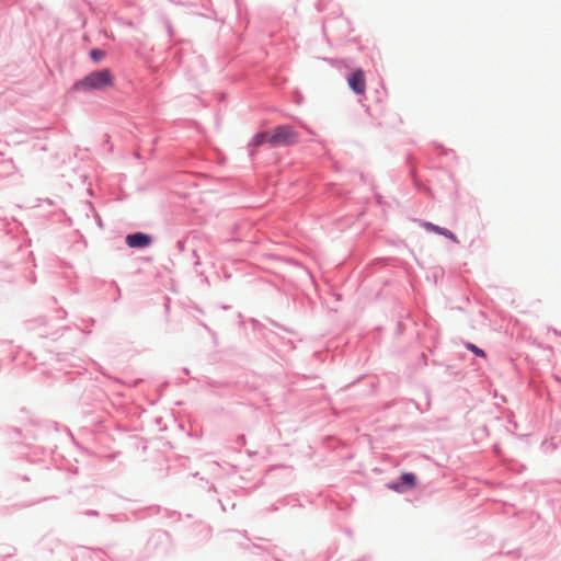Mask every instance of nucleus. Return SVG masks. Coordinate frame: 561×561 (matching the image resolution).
I'll list each match as a JSON object with an SVG mask.
<instances>
[{"instance_id": "1", "label": "nucleus", "mask_w": 561, "mask_h": 561, "mask_svg": "<svg viewBox=\"0 0 561 561\" xmlns=\"http://www.w3.org/2000/svg\"><path fill=\"white\" fill-rule=\"evenodd\" d=\"M114 76L110 69L93 71L73 84L75 90L95 91L112 87Z\"/></svg>"}, {"instance_id": "2", "label": "nucleus", "mask_w": 561, "mask_h": 561, "mask_svg": "<svg viewBox=\"0 0 561 561\" xmlns=\"http://www.w3.org/2000/svg\"><path fill=\"white\" fill-rule=\"evenodd\" d=\"M270 145L273 147L278 146H293L298 140V134L288 125H280L270 130Z\"/></svg>"}, {"instance_id": "3", "label": "nucleus", "mask_w": 561, "mask_h": 561, "mask_svg": "<svg viewBox=\"0 0 561 561\" xmlns=\"http://www.w3.org/2000/svg\"><path fill=\"white\" fill-rule=\"evenodd\" d=\"M416 485V477L413 473L404 472L401 476V482H390L388 488L397 493H404Z\"/></svg>"}, {"instance_id": "4", "label": "nucleus", "mask_w": 561, "mask_h": 561, "mask_svg": "<svg viewBox=\"0 0 561 561\" xmlns=\"http://www.w3.org/2000/svg\"><path fill=\"white\" fill-rule=\"evenodd\" d=\"M347 83L350 88L359 95L365 94L366 92V79L365 73L362 69L354 70L351 76L347 78Z\"/></svg>"}, {"instance_id": "5", "label": "nucleus", "mask_w": 561, "mask_h": 561, "mask_svg": "<svg viewBox=\"0 0 561 561\" xmlns=\"http://www.w3.org/2000/svg\"><path fill=\"white\" fill-rule=\"evenodd\" d=\"M126 243L130 248H144L148 247L151 243V238L148 234L137 232L128 234L126 237Z\"/></svg>"}, {"instance_id": "6", "label": "nucleus", "mask_w": 561, "mask_h": 561, "mask_svg": "<svg viewBox=\"0 0 561 561\" xmlns=\"http://www.w3.org/2000/svg\"><path fill=\"white\" fill-rule=\"evenodd\" d=\"M422 227L424 229H426L427 231H433V232L439 233L442 236H445L446 238H448V239H450V240H453L455 242L457 241L455 234L451 231H449V230H447L445 228H442L439 226H436V225H434L432 222H423Z\"/></svg>"}, {"instance_id": "7", "label": "nucleus", "mask_w": 561, "mask_h": 561, "mask_svg": "<svg viewBox=\"0 0 561 561\" xmlns=\"http://www.w3.org/2000/svg\"><path fill=\"white\" fill-rule=\"evenodd\" d=\"M270 138H271L270 131L257 133L256 135H254L252 137V139L249 142V146L253 147V148H257L264 144H270Z\"/></svg>"}, {"instance_id": "8", "label": "nucleus", "mask_w": 561, "mask_h": 561, "mask_svg": "<svg viewBox=\"0 0 561 561\" xmlns=\"http://www.w3.org/2000/svg\"><path fill=\"white\" fill-rule=\"evenodd\" d=\"M466 347L469 351H471L473 354H476L477 356H480V357H483V358L486 356L483 350L479 348L478 346H476L472 343H467Z\"/></svg>"}, {"instance_id": "9", "label": "nucleus", "mask_w": 561, "mask_h": 561, "mask_svg": "<svg viewBox=\"0 0 561 561\" xmlns=\"http://www.w3.org/2000/svg\"><path fill=\"white\" fill-rule=\"evenodd\" d=\"M104 57V53L102 50H99V49H93L91 51V58L94 60V61H99L100 59H102Z\"/></svg>"}]
</instances>
